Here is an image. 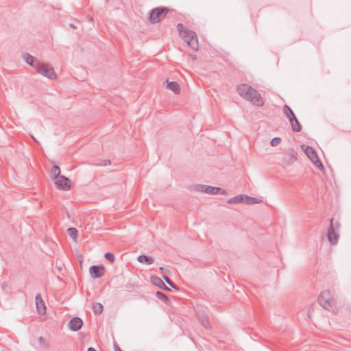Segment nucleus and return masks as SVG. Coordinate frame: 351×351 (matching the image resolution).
I'll list each match as a JSON object with an SVG mask.
<instances>
[{"label": "nucleus", "instance_id": "nucleus-1", "mask_svg": "<svg viewBox=\"0 0 351 351\" xmlns=\"http://www.w3.org/2000/svg\"><path fill=\"white\" fill-rule=\"evenodd\" d=\"M237 92L241 97L250 101L253 105L256 106H262L263 105L261 94L247 84L238 85L237 86Z\"/></svg>", "mask_w": 351, "mask_h": 351}, {"label": "nucleus", "instance_id": "nucleus-2", "mask_svg": "<svg viewBox=\"0 0 351 351\" xmlns=\"http://www.w3.org/2000/svg\"><path fill=\"white\" fill-rule=\"evenodd\" d=\"M169 9L166 7H157L152 9L149 12V21L154 24L162 21L169 12Z\"/></svg>", "mask_w": 351, "mask_h": 351}, {"label": "nucleus", "instance_id": "nucleus-3", "mask_svg": "<svg viewBox=\"0 0 351 351\" xmlns=\"http://www.w3.org/2000/svg\"><path fill=\"white\" fill-rule=\"evenodd\" d=\"M187 45L193 50L197 51L199 49V43L197 34L195 32L189 29L184 30L180 36Z\"/></svg>", "mask_w": 351, "mask_h": 351}, {"label": "nucleus", "instance_id": "nucleus-4", "mask_svg": "<svg viewBox=\"0 0 351 351\" xmlns=\"http://www.w3.org/2000/svg\"><path fill=\"white\" fill-rule=\"evenodd\" d=\"M37 72L42 75L50 79L54 80L56 78V73L54 69L49 64L40 63L36 68Z\"/></svg>", "mask_w": 351, "mask_h": 351}, {"label": "nucleus", "instance_id": "nucleus-5", "mask_svg": "<svg viewBox=\"0 0 351 351\" xmlns=\"http://www.w3.org/2000/svg\"><path fill=\"white\" fill-rule=\"evenodd\" d=\"M318 302L326 310L332 308L331 295L329 290H324L321 292L318 297Z\"/></svg>", "mask_w": 351, "mask_h": 351}, {"label": "nucleus", "instance_id": "nucleus-6", "mask_svg": "<svg viewBox=\"0 0 351 351\" xmlns=\"http://www.w3.org/2000/svg\"><path fill=\"white\" fill-rule=\"evenodd\" d=\"M197 189L199 191L204 192L207 194H218L221 193L222 195H226L227 193L226 191L222 189L217 186H211L204 184H199L197 186Z\"/></svg>", "mask_w": 351, "mask_h": 351}, {"label": "nucleus", "instance_id": "nucleus-7", "mask_svg": "<svg viewBox=\"0 0 351 351\" xmlns=\"http://www.w3.org/2000/svg\"><path fill=\"white\" fill-rule=\"evenodd\" d=\"M330 224L328 230L327 232V237L329 241V242L332 245H336L338 242L339 235L335 230L334 223H333V219H330Z\"/></svg>", "mask_w": 351, "mask_h": 351}, {"label": "nucleus", "instance_id": "nucleus-8", "mask_svg": "<svg viewBox=\"0 0 351 351\" xmlns=\"http://www.w3.org/2000/svg\"><path fill=\"white\" fill-rule=\"evenodd\" d=\"M54 180L56 187L59 189L67 191L71 188L70 180L64 176H61Z\"/></svg>", "mask_w": 351, "mask_h": 351}, {"label": "nucleus", "instance_id": "nucleus-9", "mask_svg": "<svg viewBox=\"0 0 351 351\" xmlns=\"http://www.w3.org/2000/svg\"><path fill=\"white\" fill-rule=\"evenodd\" d=\"M297 160V153L294 152L293 150H289L287 152L282 158V162L286 165H292L295 160Z\"/></svg>", "mask_w": 351, "mask_h": 351}, {"label": "nucleus", "instance_id": "nucleus-10", "mask_svg": "<svg viewBox=\"0 0 351 351\" xmlns=\"http://www.w3.org/2000/svg\"><path fill=\"white\" fill-rule=\"evenodd\" d=\"M36 300V307L39 314L44 315L46 313V306L44 300H43L41 295L37 293L35 298Z\"/></svg>", "mask_w": 351, "mask_h": 351}, {"label": "nucleus", "instance_id": "nucleus-11", "mask_svg": "<svg viewBox=\"0 0 351 351\" xmlns=\"http://www.w3.org/2000/svg\"><path fill=\"white\" fill-rule=\"evenodd\" d=\"M90 276L94 278H98L104 276V267L102 265L96 266L93 265L89 269Z\"/></svg>", "mask_w": 351, "mask_h": 351}, {"label": "nucleus", "instance_id": "nucleus-12", "mask_svg": "<svg viewBox=\"0 0 351 351\" xmlns=\"http://www.w3.org/2000/svg\"><path fill=\"white\" fill-rule=\"evenodd\" d=\"M83 322L80 317L71 319L69 323V328L73 331H78L82 326Z\"/></svg>", "mask_w": 351, "mask_h": 351}, {"label": "nucleus", "instance_id": "nucleus-13", "mask_svg": "<svg viewBox=\"0 0 351 351\" xmlns=\"http://www.w3.org/2000/svg\"><path fill=\"white\" fill-rule=\"evenodd\" d=\"M197 317L199 322L205 328L208 329L210 328L208 317L204 311H198L197 313Z\"/></svg>", "mask_w": 351, "mask_h": 351}, {"label": "nucleus", "instance_id": "nucleus-14", "mask_svg": "<svg viewBox=\"0 0 351 351\" xmlns=\"http://www.w3.org/2000/svg\"><path fill=\"white\" fill-rule=\"evenodd\" d=\"M24 58L27 64L34 67L35 69H36L40 64V62L38 59H36L35 57L31 56L29 53H27Z\"/></svg>", "mask_w": 351, "mask_h": 351}, {"label": "nucleus", "instance_id": "nucleus-15", "mask_svg": "<svg viewBox=\"0 0 351 351\" xmlns=\"http://www.w3.org/2000/svg\"><path fill=\"white\" fill-rule=\"evenodd\" d=\"M291 125V129L295 132H299L302 130V125L295 116L289 119Z\"/></svg>", "mask_w": 351, "mask_h": 351}, {"label": "nucleus", "instance_id": "nucleus-16", "mask_svg": "<svg viewBox=\"0 0 351 351\" xmlns=\"http://www.w3.org/2000/svg\"><path fill=\"white\" fill-rule=\"evenodd\" d=\"M152 282L160 287L161 289L165 290V291H170V289L166 286V285L164 283V282L162 280V279L159 277L154 276L152 278Z\"/></svg>", "mask_w": 351, "mask_h": 351}, {"label": "nucleus", "instance_id": "nucleus-17", "mask_svg": "<svg viewBox=\"0 0 351 351\" xmlns=\"http://www.w3.org/2000/svg\"><path fill=\"white\" fill-rule=\"evenodd\" d=\"M167 82V88L171 90H172L175 94L180 93V85L178 82L172 81L169 82L168 80H166Z\"/></svg>", "mask_w": 351, "mask_h": 351}, {"label": "nucleus", "instance_id": "nucleus-18", "mask_svg": "<svg viewBox=\"0 0 351 351\" xmlns=\"http://www.w3.org/2000/svg\"><path fill=\"white\" fill-rule=\"evenodd\" d=\"M302 147L304 153L306 154V155L308 157V158L311 160L317 156L315 150L312 147H310V146L304 147V145H302Z\"/></svg>", "mask_w": 351, "mask_h": 351}, {"label": "nucleus", "instance_id": "nucleus-19", "mask_svg": "<svg viewBox=\"0 0 351 351\" xmlns=\"http://www.w3.org/2000/svg\"><path fill=\"white\" fill-rule=\"evenodd\" d=\"M138 261L140 262L141 263L149 265L154 263V259L151 256H148L146 255H140L138 256Z\"/></svg>", "mask_w": 351, "mask_h": 351}, {"label": "nucleus", "instance_id": "nucleus-20", "mask_svg": "<svg viewBox=\"0 0 351 351\" xmlns=\"http://www.w3.org/2000/svg\"><path fill=\"white\" fill-rule=\"evenodd\" d=\"M240 202H245L244 195H239L228 200V204H237Z\"/></svg>", "mask_w": 351, "mask_h": 351}, {"label": "nucleus", "instance_id": "nucleus-21", "mask_svg": "<svg viewBox=\"0 0 351 351\" xmlns=\"http://www.w3.org/2000/svg\"><path fill=\"white\" fill-rule=\"evenodd\" d=\"M50 174L51 178L55 180L60 176V169L58 166L54 165L51 169Z\"/></svg>", "mask_w": 351, "mask_h": 351}, {"label": "nucleus", "instance_id": "nucleus-22", "mask_svg": "<svg viewBox=\"0 0 351 351\" xmlns=\"http://www.w3.org/2000/svg\"><path fill=\"white\" fill-rule=\"evenodd\" d=\"M261 199H259L256 197L245 195V203L247 204H255L261 203Z\"/></svg>", "mask_w": 351, "mask_h": 351}, {"label": "nucleus", "instance_id": "nucleus-23", "mask_svg": "<svg viewBox=\"0 0 351 351\" xmlns=\"http://www.w3.org/2000/svg\"><path fill=\"white\" fill-rule=\"evenodd\" d=\"M104 310L103 305L101 303H94L93 304V311L95 315H99Z\"/></svg>", "mask_w": 351, "mask_h": 351}, {"label": "nucleus", "instance_id": "nucleus-24", "mask_svg": "<svg viewBox=\"0 0 351 351\" xmlns=\"http://www.w3.org/2000/svg\"><path fill=\"white\" fill-rule=\"evenodd\" d=\"M283 112L286 114V116L290 119V118H292L295 115L294 112H293V110L290 108L289 106H288L287 105H285L283 106Z\"/></svg>", "mask_w": 351, "mask_h": 351}, {"label": "nucleus", "instance_id": "nucleus-25", "mask_svg": "<svg viewBox=\"0 0 351 351\" xmlns=\"http://www.w3.org/2000/svg\"><path fill=\"white\" fill-rule=\"evenodd\" d=\"M313 163L321 171L324 170V167L321 161L319 160L318 156H317L315 158L311 160Z\"/></svg>", "mask_w": 351, "mask_h": 351}, {"label": "nucleus", "instance_id": "nucleus-26", "mask_svg": "<svg viewBox=\"0 0 351 351\" xmlns=\"http://www.w3.org/2000/svg\"><path fill=\"white\" fill-rule=\"evenodd\" d=\"M156 295L159 300H162L165 303H167L169 301L168 297L161 291H156Z\"/></svg>", "mask_w": 351, "mask_h": 351}, {"label": "nucleus", "instance_id": "nucleus-27", "mask_svg": "<svg viewBox=\"0 0 351 351\" xmlns=\"http://www.w3.org/2000/svg\"><path fill=\"white\" fill-rule=\"evenodd\" d=\"M68 233L73 239H75L77 235V230L75 228H69L68 230Z\"/></svg>", "mask_w": 351, "mask_h": 351}, {"label": "nucleus", "instance_id": "nucleus-28", "mask_svg": "<svg viewBox=\"0 0 351 351\" xmlns=\"http://www.w3.org/2000/svg\"><path fill=\"white\" fill-rule=\"evenodd\" d=\"M38 343L40 346L43 348H47L48 347V343L47 342L46 339L43 338V337H40L38 339Z\"/></svg>", "mask_w": 351, "mask_h": 351}, {"label": "nucleus", "instance_id": "nucleus-29", "mask_svg": "<svg viewBox=\"0 0 351 351\" xmlns=\"http://www.w3.org/2000/svg\"><path fill=\"white\" fill-rule=\"evenodd\" d=\"M163 278L169 285L171 287L178 290V287L170 280V278L167 276H163Z\"/></svg>", "mask_w": 351, "mask_h": 351}, {"label": "nucleus", "instance_id": "nucleus-30", "mask_svg": "<svg viewBox=\"0 0 351 351\" xmlns=\"http://www.w3.org/2000/svg\"><path fill=\"white\" fill-rule=\"evenodd\" d=\"M104 256H105L106 259L108 260V261H110V263H113L115 260V257H114V254H112V253H110V252L106 253Z\"/></svg>", "mask_w": 351, "mask_h": 351}, {"label": "nucleus", "instance_id": "nucleus-31", "mask_svg": "<svg viewBox=\"0 0 351 351\" xmlns=\"http://www.w3.org/2000/svg\"><path fill=\"white\" fill-rule=\"evenodd\" d=\"M281 141V138H279V137H275L274 138H272V140L271 141V146H276L278 145Z\"/></svg>", "mask_w": 351, "mask_h": 351}, {"label": "nucleus", "instance_id": "nucleus-32", "mask_svg": "<svg viewBox=\"0 0 351 351\" xmlns=\"http://www.w3.org/2000/svg\"><path fill=\"white\" fill-rule=\"evenodd\" d=\"M177 28L179 31V33H180V35L181 36V33L184 32V27L182 24L180 23H178V25H177Z\"/></svg>", "mask_w": 351, "mask_h": 351}, {"label": "nucleus", "instance_id": "nucleus-33", "mask_svg": "<svg viewBox=\"0 0 351 351\" xmlns=\"http://www.w3.org/2000/svg\"><path fill=\"white\" fill-rule=\"evenodd\" d=\"M339 226H340V224L338 221H337L335 223H334V226H335L336 231H337L339 230Z\"/></svg>", "mask_w": 351, "mask_h": 351}, {"label": "nucleus", "instance_id": "nucleus-34", "mask_svg": "<svg viewBox=\"0 0 351 351\" xmlns=\"http://www.w3.org/2000/svg\"><path fill=\"white\" fill-rule=\"evenodd\" d=\"M114 351H122L119 347L118 346L117 344L114 343Z\"/></svg>", "mask_w": 351, "mask_h": 351}, {"label": "nucleus", "instance_id": "nucleus-35", "mask_svg": "<svg viewBox=\"0 0 351 351\" xmlns=\"http://www.w3.org/2000/svg\"><path fill=\"white\" fill-rule=\"evenodd\" d=\"M7 287H8V284H7V282H3V283L1 284V288H2V289H3V290H4Z\"/></svg>", "mask_w": 351, "mask_h": 351}, {"label": "nucleus", "instance_id": "nucleus-36", "mask_svg": "<svg viewBox=\"0 0 351 351\" xmlns=\"http://www.w3.org/2000/svg\"><path fill=\"white\" fill-rule=\"evenodd\" d=\"M311 309H309L308 311V317L310 319H311Z\"/></svg>", "mask_w": 351, "mask_h": 351}, {"label": "nucleus", "instance_id": "nucleus-37", "mask_svg": "<svg viewBox=\"0 0 351 351\" xmlns=\"http://www.w3.org/2000/svg\"><path fill=\"white\" fill-rule=\"evenodd\" d=\"M87 351H96V350L95 348L90 347V348H88Z\"/></svg>", "mask_w": 351, "mask_h": 351}, {"label": "nucleus", "instance_id": "nucleus-38", "mask_svg": "<svg viewBox=\"0 0 351 351\" xmlns=\"http://www.w3.org/2000/svg\"><path fill=\"white\" fill-rule=\"evenodd\" d=\"M89 21H93V18H92V17H90V18L89 19Z\"/></svg>", "mask_w": 351, "mask_h": 351}, {"label": "nucleus", "instance_id": "nucleus-39", "mask_svg": "<svg viewBox=\"0 0 351 351\" xmlns=\"http://www.w3.org/2000/svg\"><path fill=\"white\" fill-rule=\"evenodd\" d=\"M32 138L34 140V141H36V139H35L33 136Z\"/></svg>", "mask_w": 351, "mask_h": 351}]
</instances>
